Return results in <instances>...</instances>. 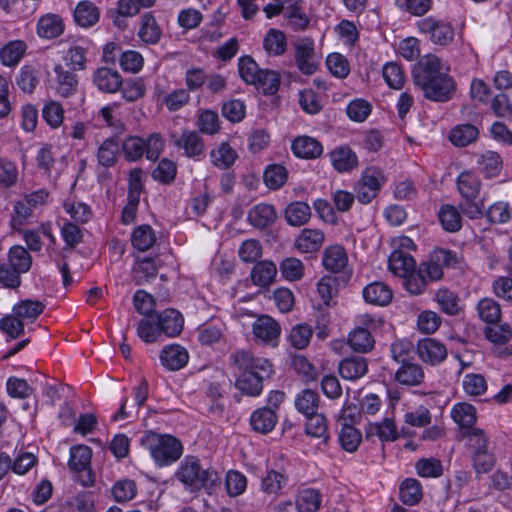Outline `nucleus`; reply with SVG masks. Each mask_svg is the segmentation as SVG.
<instances>
[{
    "label": "nucleus",
    "instance_id": "nucleus-1",
    "mask_svg": "<svg viewBox=\"0 0 512 512\" xmlns=\"http://www.w3.org/2000/svg\"><path fill=\"white\" fill-rule=\"evenodd\" d=\"M229 361L235 369V387L248 396L260 395L264 380L273 374L272 363L266 358L255 357L244 349L231 353Z\"/></svg>",
    "mask_w": 512,
    "mask_h": 512
},
{
    "label": "nucleus",
    "instance_id": "nucleus-2",
    "mask_svg": "<svg viewBox=\"0 0 512 512\" xmlns=\"http://www.w3.org/2000/svg\"><path fill=\"white\" fill-rule=\"evenodd\" d=\"M175 478L190 493L201 490L211 493L221 483L217 471L210 466H203L200 459L193 455H188L181 461Z\"/></svg>",
    "mask_w": 512,
    "mask_h": 512
},
{
    "label": "nucleus",
    "instance_id": "nucleus-3",
    "mask_svg": "<svg viewBox=\"0 0 512 512\" xmlns=\"http://www.w3.org/2000/svg\"><path fill=\"white\" fill-rule=\"evenodd\" d=\"M150 452L155 463L160 466H168L176 462L183 453L180 440L170 434L149 432L141 440Z\"/></svg>",
    "mask_w": 512,
    "mask_h": 512
},
{
    "label": "nucleus",
    "instance_id": "nucleus-4",
    "mask_svg": "<svg viewBox=\"0 0 512 512\" xmlns=\"http://www.w3.org/2000/svg\"><path fill=\"white\" fill-rule=\"evenodd\" d=\"M170 144L183 151V155L194 160H200L205 156V142L196 130L184 129L180 134H169Z\"/></svg>",
    "mask_w": 512,
    "mask_h": 512
},
{
    "label": "nucleus",
    "instance_id": "nucleus-5",
    "mask_svg": "<svg viewBox=\"0 0 512 512\" xmlns=\"http://www.w3.org/2000/svg\"><path fill=\"white\" fill-rule=\"evenodd\" d=\"M449 68L446 67L440 58L436 55L428 54L423 56L413 67L412 76L416 86L421 87L427 85L438 76L442 77L448 73Z\"/></svg>",
    "mask_w": 512,
    "mask_h": 512
},
{
    "label": "nucleus",
    "instance_id": "nucleus-6",
    "mask_svg": "<svg viewBox=\"0 0 512 512\" xmlns=\"http://www.w3.org/2000/svg\"><path fill=\"white\" fill-rule=\"evenodd\" d=\"M359 326L355 327L348 335L350 348L359 353L370 352L375 345V339L371 330L376 328V322L370 315L358 317Z\"/></svg>",
    "mask_w": 512,
    "mask_h": 512
},
{
    "label": "nucleus",
    "instance_id": "nucleus-7",
    "mask_svg": "<svg viewBox=\"0 0 512 512\" xmlns=\"http://www.w3.org/2000/svg\"><path fill=\"white\" fill-rule=\"evenodd\" d=\"M417 27L421 33L427 35L434 44L445 46L454 38L452 26L440 19L426 17L418 21Z\"/></svg>",
    "mask_w": 512,
    "mask_h": 512
},
{
    "label": "nucleus",
    "instance_id": "nucleus-8",
    "mask_svg": "<svg viewBox=\"0 0 512 512\" xmlns=\"http://www.w3.org/2000/svg\"><path fill=\"white\" fill-rule=\"evenodd\" d=\"M295 63L303 74L312 75L316 72L319 58L316 55L313 40L304 38L296 42Z\"/></svg>",
    "mask_w": 512,
    "mask_h": 512
},
{
    "label": "nucleus",
    "instance_id": "nucleus-9",
    "mask_svg": "<svg viewBox=\"0 0 512 512\" xmlns=\"http://www.w3.org/2000/svg\"><path fill=\"white\" fill-rule=\"evenodd\" d=\"M92 450L86 445L73 446L70 449L69 468L77 473H84L81 483L84 486H91L94 482L90 472Z\"/></svg>",
    "mask_w": 512,
    "mask_h": 512
},
{
    "label": "nucleus",
    "instance_id": "nucleus-10",
    "mask_svg": "<svg viewBox=\"0 0 512 512\" xmlns=\"http://www.w3.org/2000/svg\"><path fill=\"white\" fill-rule=\"evenodd\" d=\"M419 88L423 91L425 98L436 102H445L452 97L455 91V82L453 78L447 74L442 77L438 76L427 85H423Z\"/></svg>",
    "mask_w": 512,
    "mask_h": 512
},
{
    "label": "nucleus",
    "instance_id": "nucleus-11",
    "mask_svg": "<svg viewBox=\"0 0 512 512\" xmlns=\"http://www.w3.org/2000/svg\"><path fill=\"white\" fill-rule=\"evenodd\" d=\"M452 254L448 250L440 249L426 262L421 263L418 271L427 280V282H433L440 280L443 276V266L450 264Z\"/></svg>",
    "mask_w": 512,
    "mask_h": 512
},
{
    "label": "nucleus",
    "instance_id": "nucleus-12",
    "mask_svg": "<svg viewBox=\"0 0 512 512\" xmlns=\"http://www.w3.org/2000/svg\"><path fill=\"white\" fill-rule=\"evenodd\" d=\"M252 331L254 337L262 343L276 345L281 327L272 317L262 315L254 321Z\"/></svg>",
    "mask_w": 512,
    "mask_h": 512
},
{
    "label": "nucleus",
    "instance_id": "nucleus-13",
    "mask_svg": "<svg viewBox=\"0 0 512 512\" xmlns=\"http://www.w3.org/2000/svg\"><path fill=\"white\" fill-rule=\"evenodd\" d=\"M417 353L423 362L437 365L446 358L447 349L441 342L432 338H425L418 342Z\"/></svg>",
    "mask_w": 512,
    "mask_h": 512
},
{
    "label": "nucleus",
    "instance_id": "nucleus-14",
    "mask_svg": "<svg viewBox=\"0 0 512 512\" xmlns=\"http://www.w3.org/2000/svg\"><path fill=\"white\" fill-rule=\"evenodd\" d=\"M188 360V351L178 344L167 345L160 353V362L169 371L182 369L187 365Z\"/></svg>",
    "mask_w": 512,
    "mask_h": 512
},
{
    "label": "nucleus",
    "instance_id": "nucleus-15",
    "mask_svg": "<svg viewBox=\"0 0 512 512\" xmlns=\"http://www.w3.org/2000/svg\"><path fill=\"white\" fill-rule=\"evenodd\" d=\"M162 263L158 257H144L138 259L132 270V277L136 285H145L155 279Z\"/></svg>",
    "mask_w": 512,
    "mask_h": 512
},
{
    "label": "nucleus",
    "instance_id": "nucleus-16",
    "mask_svg": "<svg viewBox=\"0 0 512 512\" xmlns=\"http://www.w3.org/2000/svg\"><path fill=\"white\" fill-rule=\"evenodd\" d=\"M93 83L105 93H115L123 84L121 75L117 70L100 67L93 74Z\"/></svg>",
    "mask_w": 512,
    "mask_h": 512
},
{
    "label": "nucleus",
    "instance_id": "nucleus-17",
    "mask_svg": "<svg viewBox=\"0 0 512 512\" xmlns=\"http://www.w3.org/2000/svg\"><path fill=\"white\" fill-rule=\"evenodd\" d=\"M324 240V233L321 230L305 228L295 239L294 245L301 253H314L320 250Z\"/></svg>",
    "mask_w": 512,
    "mask_h": 512
},
{
    "label": "nucleus",
    "instance_id": "nucleus-18",
    "mask_svg": "<svg viewBox=\"0 0 512 512\" xmlns=\"http://www.w3.org/2000/svg\"><path fill=\"white\" fill-rule=\"evenodd\" d=\"M365 437L368 440L377 437L382 442L395 441L398 433L393 419L385 418L382 422L368 423L365 427Z\"/></svg>",
    "mask_w": 512,
    "mask_h": 512
},
{
    "label": "nucleus",
    "instance_id": "nucleus-19",
    "mask_svg": "<svg viewBox=\"0 0 512 512\" xmlns=\"http://www.w3.org/2000/svg\"><path fill=\"white\" fill-rule=\"evenodd\" d=\"M342 378L346 380H357L362 378L368 371L367 360L361 356H352L343 359L338 365Z\"/></svg>",
    "mask_w": 512,
    "mask_h": 512
},
{
    "label": "nucleus",
    "instance_id": "nucleus-20",
    "mask_svg": "<svg viewBox=\"0 0 512 512\" xmlns=\"http://www.w3.org/2000/svg\"><path fill=\"white\" fill-rule=\"evenodd\" d=\"M348 257L341 245H332L324 250L322 264L327 271L340 273L347 266Z\"/></svg>",
    "mask_w": 512,
    "mask_h": 512
},
{
    "label": "nucleus",
    "instance_id": "nucleus-21",
    "mask_svg": "<svg viewBox=\"0 0 512 512\" xmlns=\"http://www.w3.org/2000/svg\"><path fill=\"white\" fill-rule=\"evenodd\" d=\"M156 320L163 334L169 337H175L183 329V317L175 309H166L156 315Z\"/></svg>",
    "mask_w": 512,
    "mask_h": 512
},
{
    "label": "nucleus",
    "instance_id": "nucleus-22",
    "mask_svg": "<svg viewBox=\"0 0 512 512\" xmlns=\"http://www.w3.org/2000/svg\"><path fill=\"white\" fill-rule=\"evenodd\" d=\"M277 423L276 411L273 408L262 407L254 411L250 424L254 431L266 434L272 431Z\"/></svg>",
    "mask_w": 512,
    "mask_h": 512
},
{
    "label": "nucleus",
    "instance_id": "nucleus-23",
    "mask_svg": "<svg viewBox=\"0 0 512 512\" xmlns=\"http://www.w3.org/2000/svg\"><path fill=\"white\" fill-rule=\"evenodd\" d=\"M363 297L367 303L386 306L391 302L393 294L389 286L377 281L368 284L363 289Z\"/></svg>",
    "mask_w": 512,
    "mask_h": 512
},
{
    "label": "nucleus",
    "instance_id": "nucleus-24",
    "mask_svg": "<svg viewBox=\"0 0 512 512\" xmlns=\"http://www.w3.org/2000/svg\"><path fill=\"white\" fill-rule=\"evenodd\" d=\"M394 379L401 385L416 386L423 382L424 371L419 364L405 363L396 370Z\"/></svg>",
    "mask_w": 512,
    "mask_h": 512
},
{
    "label": "nucleus",
    "instance_id": "nucleus-25",
    "mask_svg": "<svg viewBox=\"0 0 512 512\" xmlns=\"http://www.w3.org/2000/svg\"><path fill=\"white\" fill-rule=\"evenodd\" d=\"M388 262L391 272L402 278L416 271L414 258L402 250H395L390 255Z\"/></svg>",
    "mask_w": 512,
    "mask_h": 512
},
{
    "label": "nucleus",
    "instance_id": "nucleus-26",
    "mask_svg": "<svg viewBox=\"0 0 512 512\" xmlns=\"http://www.w3.org/2000/svg\"><path fill=\"white\" fill-rule=\"evenodd\" d=\"M292 151L297 157L313 159L322 154L323 147L319 141L312 137L299 136L292 142Z\"/></svg>",
    "mask_w": 512,
    "mask_h": 512
},
{
    "label": "nucleus",
    "instance_id": "nucleus-27",
    "mask_svg": "<svg viewBox=\"0 0 512 512\" xmlns=\"http://www.w3.org/2000/svg\"><path fill=\"white\" fill-rule=\"evenodd\" d=\"M56 73L57 92L62 97H69L76 93L78 88L77 75L68 70H64L61 65L54 68Z\"/></svg>",
    "mask_w": 512,
    "mask_h": 512
},
{
    "label": "nucleus",
    "instance_id": "nucleus-28",
    "mask_svg": "<svg viewBox=\"0 0 512 512\" xmlns=\"http://www.w3.org/2000/svg\"><path fill=\"white\" fill-rule=\"evenodd\" d=\"M277 218L276 211L272 205L258 204L250 209L248 221L257 228H265L275 222Z\"/></svg>",
    "mask_w": 512,
    "mask_h": 512
},
{
    "label": "nucleus",
    "instance_id": "nucleus-29",
    "mask_svg": "<svg viewBox=\"0 0 512 512\" xmlns=\"http://www.w3.org/2000/svg\"><path fill=\"white\" fill-rule=\"evenodd\" d=\"M479 130L472 124H460L453 127L449 133V140L456 147H466L475 142Z\"/></svg>",
    "mask_w": 512,
    "mask_h": 512
},
{
    "label": "nucleus",
    "instance_id": "nucleus-30",
    "mask_svg": "<svg viewBox=\"0 0 512 512\" xmlns=\"http://www.w3.org/2000/svg\"><path fill=\"white\" fill-rule=\"evenodd\" d=\"M457 188L463 198L474 200L480 193L481 181L474 173L464 171L457 178Z\"/></svg>",
    "mask_w": 512,
    "mask_h": 512
},
{
    "label": "nucleus",
    "instance_id": "nucleus-31",
    "mask_svg": "<svg viewBox=\"0 0 512 512\" xmlns=\"http://www.w3.org/2000/svg\"><path fill=\"white\" fill-rule=\"evenodd\" d=\"M330 157L333 167L339 172H348L358 164L356 154L347 146L334 149Z\"/></svg>",
    "mask_w": 512,
    "mask_h": 512
},
{
    "label": "nucleus",
    "instance_id": "nucleus-32",
    "mask_svg": "<svg viewBox=\"0 0 512 512\" xmlns=\"http://www.w3.org/2000/svg\"><path fill=\"white\" fill-rule=\"evenodd\" d=\"M451 417L461 428L474 429L473 425L477 420L476 408L469 403H457L451 410Z\"/></svg>",
    "mask_w": 512,
    "mask_h": 512
},
{
    "label": "nucleus",
    "instance_id": "nucleus-33",
    "mask_svg": "<svg viewBox=\"0 0 512 512\" xmlns=\"http://www.w3.org/2000/svg\"><path fill=\"white\" fill-rule=\"evenodd\" d=\"M99 9L90 1H81L74 10L75 22L84 28L96 24L99 20Z\"/></svg>",
    "mask_w": 512,
    "mask_h": 512
},
{
    "label": "nucleus",
    "instance_id": "nucleus-34",
    "mask_svg": "<svg viewBox=\"0 0 512 512\" xmlns=\"http://www.w3.org/2000/svg\"><path fill=\"white\" fill-rule=\"evenodd\" d=\"M64 24L58 15L48 14L40 18L37 31L40 37L53 39L63 33Z\"/></svg>",
    "mask_w": 512,
    "mask_h": 512
},
{
    "label": "nucleus",
    "instance_id": "nucleus-35",
    "mask_svg": "<svg viewBox=\"0 0 512 512\" xmlns=\"http://www.w3.org/2000/svg\"><path fill=\"white\" fill-rule=\"evenodd\" d=\"M237 157L236 151L227 142H222L210 152L212 164L222 170L230 168Z\"/></svg>",
    "mask_w": 512,
    "mask_h": 512
},
{
    "label": "nucleus",
    "instance_id": "nucleus-36",
    "mask_svg": "<svg viewBox=\"0 0 512 512\" xmlns=\"http://www.w3.org/2000/svg\"><path fill=\"white\" fill-rule=\"evenodd\" d=\"M478 169L486 178H493L499 175L502 169V159L494 151H486L477 160Z\"/></svg>",
    "mask_w": 512,
    "mask_h": 512
},
{
    "label": "nucleus",
    "instance_id": "nucleus-37",
    "mask_svg": "<svg viewBox=\"0 0 512 512\" xmlns=\"http://www.w3.org/2000/svg\"><path fill=\"white\" fill-rule=\"evenodd\" d=\"M277 274L276 266L271 261L258 262L252 269L251 278L255 285L269 286Z\"/></svg>",
    "mask_w": 512,
    "mask_h": 512
},
{
    "label": "nucleus",
    "instance_id": "nucleus-38",
    "mask_svg": "<svg viewBox=\"0 0 512 512\" xmlns=\"http://www.w3.org/2000/svg\"><path fill=\"white\" fill-rule=\"evenodd\" d=\"M321 505V494L313 488H305L298 492L296 507L299 512H316Z\"/></svg>",
    "mask_w": 512,
    "mask_h": 512
},
{
    "label": "nucleus",
    "instance_id": "nucleus-39",
    "mask_svg": "<svg viewBox=\"0 0 512 512\" xmlns=\"http://www.w3.org/2000/svg\"><path fill=\"white\" fill-rule=\"evenodd\" d=\"M311 217L310 206L305 202L290 203L285 209V218L292 226H301Z\"/></svg>",
    "mask_w": 512,
    "mask_h": 512
},
{
    "label": "nucleus",
    "instance_id": "nucleus-40",
    "mask_svg": "<svg viewBox=\"0 0 512 512\" xmlns=\"http://www.w3.org/2000/svg\"><path fill=\"white\" fill-rule=\"evenodd\" d=\"M9 266L14 268L16 272L26 273L32 266V257L29 252L22 246H13L8 252Z\"/></svg>",
    "mask_w": 512,
    "mask_h": 512
},
{
    "label": "nucleus",
    "instance_id": "nucleus-41",
    "mask_svg": "<svg viewBox=\"0 0 512 512\" xmlns=\"http://www.w3.org/2000/svg\"><path fill=\"white\" fill-rule=\"evenodd\" d=\"M253 85H255L257 89L261 90L264 94L273 95L279 89L280 75L276 71L262 69L260 73H258Z\"/></svg>",
    "mask_w": 512,
    "mask_h": 512
},
{
    "label": "nucleus",
    "instance_id": "nucleus-42",
    "mask_svg": "<svg viewBox=\"0 0 512 512\" xmlns=\"http://www.w3.org/2000/svg\"><path fill=\"white\" fill-rule=\"evenodd\" d=\"M319 403V395L311 389L303 390L295 399L296 409L305 416L317 413Z\"/></svg>",
    "mask_w": 512,
    "mask_h": 512
},
{
    "label": "nucleus",
    "instance_id": "nucleus-43",
    "mask_svg": "<svg viewBox=\"0 0 512 512\" xmlns=\"http://www.w3.org/2000/svg\"><path fill=\"white\" fill-rule=\"evenodd\" d=\"M307 417L305 431L307 435L321 438L323 443L329 439L326 417L322 413H315Z\"/></svg>",
    "mask_w": 512,
    "mask_h": 512
},
{
    "label": "nucleus",
    "instance_id": "nucleus-44",
    "mask_svg": "<svg viewBox=\"0 0 512 512\" xmlns=\"http://www.w3.org/2000/svg\"><path fill=\"white\" fill-rule=\"evenodd\" d=\"M26 44L23 41H11L0 50V59L5 66H15L23 57Z\"/></svg>",
    "mask_w": 512,
    "mask_h": 512
},
{
    "label": "nucleus",
    "instance_id": "nucleus-45",
    "mask_svg": "<svg viewBox=\"0 0 512 512\" xmlns=\"http://www.w3.org/2000/svg\"><path fill=\"white\" fill-rule=\"evenodd\" d=\"M362 441L361 432L354 426L343 423L341 431L339 433V443L341 447L349 452H355Z\"/></svg>",
    "mask_w": 512,
    "mask_h": 512
},
{
    "label": "nucleus",
    "instance_id": "nucleus-46",
    "mask_svg": "<svg viewBox=\"0 0 512 512\" xmlns=\"http://www.w3.org/2000/svg\"><path fill=\"white\" fill-rule=\"evenodd\" d=\"M155 241V233L149 225L138 226L134 229L131 236L133 247L142 252L150 249Z\"/></svg>",
    "mask_w": 512,
    "mask_h": 512
},
{
    "label": "nucleus",
    "instance_id": "nucleus-47",
    "mask_svg": "<svg viewBox=\"0 0 512 512\" xmlns=\"http://www.w3.org/2000/svg\"><path fill=\"white\" fill-rule=\"evenodd\" d=\"M439 221L444 230L456 232L462 226L461 215L452 205H443L438 212Z\"/></svg>",
    "mask_w": 512,
    "mask_h": 512
},
{
    "label": "nucleus",
    "instance_id": "nucleus-48",
    "mask_svg": "<svg viewBox=\"0 0 512 512\" xmlns=\"http://www.w3.org/2000/svg\"><path fill=\"white\" fill-rule=\"evenodd\" d=\"M263 178L269 189L277 190L287 182L288 171L280 164H271L266 168Z\"/></svg>",
    "mask_w": 512,
    "mask_h": 512
},
{
    "label": "nucleus",
    "instance_id": "nucleus-49",
    "mask_svg": "<svg viewBox=\"0 0 512 512\" xmlns=\"http://www.w3.org/2000/svg\"><path fill=\"white\" fill-rule=\"evenodd\" d=\"M45 305L38 300H23L14 306L13 312L22 320L33 322L43 311Z\"/></svg>",
    "mask_w": 512,
    "mask_h": 512
},
{
    "label": "nucleus",
    "instance_id": "nucleus-50",
    "mask_svg": "<svg viewBox=\"0 0 512 512\" xmlns=\"http://www.w3.org/2000/svg\"><path fill=\"white\" fill-rule=\"evenodd\" d=\"M160 36L161 31L155 18L149 13L144 14L141 18V27L139 30L141 40L149 44H155L159 41Z\"/></svg>",
    "mask_w": 512,
    "mask_h": 512
},
{
    "label": "nucleus",
    "instance_id": "nucleus-51",
    "mask_svg": "<svg viewBox=\"0 0 512 512\" xmlns=\"http://www.w3.org/2000/svg\"><path fill=\"white\" fill-rule=\"evenodd\" d=\"M485 216L492 224H504L512 217V208L508 202L497 201L486 209Z\"/></svg>",
    "mask_w": 512,
    "mask_h": 512
},
{
    "label": "nucleus",
    "instance_id": "nucleus-52",
    "mask_svg": "<svg viewBox=\"0 0 512 512\" xmlns=\"http://www.w3.org/2000/svg\"><path fill=\"white\" fill-rule=\"evenodd\" d=\"M119 143L114 138L106 139L98 149V163L103 167H111L116 163Z\"/></svg>",
    "mask_w": 512,
    "mask_h": 512
},
{
    "label": "nucleus",
    "instance_id": "nucleus-53",
    "mask_svg": "<svg viewBox=\"0 0 512 512\" xmlns=\"http://www.w3.org/2000/svg\"><path fill=\"white\" fill-rule=\"evenodd\" d=\"M196 127L199 133L216 134L220 129L218 114L209 109L201 111L196 120Z\"/></svg>",
    "mask_w": 512,
    "mask_h": 512
},
{
    "label": "nucleus",
    "instance_id": "nucleus-54",
    "mask_svg": "<svg viewBox=\"0 0 512 512\" xmlns=\"http://www.w3.org/2000/svg\"><path fill=\"white\" fill-rule=\"evenodd\" d=\"M263 46L270 55H281L286 50V37L283 32L271 29L264 38Z\"/></svg>",
    "mask_w": 512,
    "mask_h": 512
},
{
    "label": "nucleus",
    "instance_id": "nucleus-55",
    "mask_svg": "<svg viewBox=\"0 0 512 512\" xmlns=\"http://www.w3.org/2000/svg\"><path fill=\"white\" fill-rule=\"evenodd\" d=\"M477 310L480 318L488 324H496L501 317L499 304L490 298H484L479 301Z\"/></svg>",
    "mask_w": 512,
    "mask_h": 512
},
{
    "label": "nucleus",
    "instance_id": "nucleus-56",
    "mask_svg": "<svg viewBox=\"0 0 512 512\" xmlns=\"http://www.w3.org/2000/svg\"><path fill=\"white\" fill-rule=\"evenodd\" d=\"M436 301L440 309L448 315H456L460 310L457 295L446 288L439 289L436 292Z\"/></svg>",
    "mask_w": 512,
    "mask_h": 512
},
{
    "label": "nucleus",
    "instance_id": "nucleus-57",
    "mask_svg": "<svg viewBox=\"0 0 512 512\" xmlns=\"http://www.w3.org/2000/svg\"><path fill=\"white\" fill-rule=\"evenodd\" d=\"M300 5L301 3H294L286 8L288 24L294 31L304 30L310 22Z\"/></svg>",
    "mask_w": 512,
    "mask_h": 512
},
{
    "label": "nucleus",
    "instance_id": "nucleus-58",
    "mask_svg": "<svg viewBox=\"0 0 512 512\" xmlns=\"http://www.w3.org/2000/svg\"><path fill=\"white\" fill-rule=\"evenodd\" d=\"M421 486L415 479H406L400 486V499L404 504L414 505L421 499Z\"/></svg>",
    "mask_w": 512,
    "mask_h": 512
},
{
    "label": "nucleus",
    "instance_id": "nucleus-59",
    "mask_svg": "<svg viewBox=\"0 0 512 512\" xmlns=\"http://www.w3.org/2000/svg\"><path fill=\"white\" fill-rule=\"evenodd\" d=\"M280 272L285 279L297 281L304 275V265L297 258H286L280 263Z\"/></svg>",
    "mask_w": 512,
    "mask_h": 512
},
{
    "label": "nucleus",
    "instance_id": "nucleus-60",
    "mask_svg": "<svg viewBox=\"0 0 512 512\" xmlns=\"http://www.w3.org/2000/svg\"><path fill=\"white\" fill-rule=\"evenodd\" d=\"M382 75L387 85L393 89H401L404 85V73L401 67L395 62L384 65Z\"/></svg>",
    "mask_w": 512,
    "mask_h": 512
},
{
    "label": "nucleus",
    "instance_id": "nucleus-61",
    "mask_svg": "<svg viewBox=\"0 0 512 512\" xmlns=\"http://www.w3.org/2000/svg\"><path fill=\"white\" fill-rule=\"evenodd\" d=\"M17 179L18 169L16 164L5 157H0V187H12Z\"/></svg>",
    "mask_w": 512,
    "mask_h": 512
},
{
    "label": "nucleus",
    "instance_id": "nucleus-62",
    "mask_svg": "<svg viewBox=\"0 0 512 512\" xmlns=\"http://www.w3.org/2000/svg\"><path fill=\"white\" fill-rule=\"evenodd\" d=\"M122 95L128 102H134L145 95L146 86L142 78L129 79L122 84Z\"/></svg>",
    "mask_w": 512,
    "mask_h": 512
},
{
    "label": "nucleus",
    "instance_id": "nucleus-63",
    "mask_svg": "<svg viewBox=\"0 0 512 512\" xmlns=\"http://www.w3.org/2000/svg\"><path fill=\"white\" fill-rule=\"evenodd\" d=\"M463 436L467 439L472 453H479L489 450V439L482 429L474 428L466 430Z\"/></svg>",
    "mask_w": 512,
    "mask_h": 512
},
{
    "label": "nucleus",
    "instance_id": "nucleus-64",
    "mask_svg": "<svg viewBox=\"0 0 512 512\" xmlns=\"http://www.w3.org/2000/svg\"><path fill=\"white\" fill-rule=\"evenodd\" d=\"M138 336L147 343H152L157 340V338L163 334L157 320H152L150 318L142 319L137 327Z\"/></svg>",
    "mask_w": 512,
    "mask_h": 512
}]
</instances>
